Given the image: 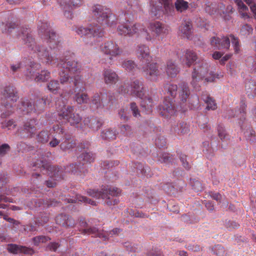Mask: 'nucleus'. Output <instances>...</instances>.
Listing matches in <instances>:
<instances>
[{"label":"nucleus","mask_w":256,"mask_h":256,"mask_svg":"<svg viewBox=\"0 0 256 256\" xmlns=\"http://www.w3.org/2000/svg\"><path fill=\"white\" fill-rule=\"evenodd\" d=\"M34 76L36 82H44L50 78V73L46 71H42L40 74H38Z\"/></svg>","instance_id":"25"},{"label":"nucleus","mask_w":256,"mask_h":256,"mask_svg":"<svg viewBox=\"0 0 256 256\" xmlns=\"http://www.w3.org/2000/svg\"><path fill=\"white\" fill-rule=\"evenodd\" d=\"M70 202H84L92 205H95L96 202L90 200H88L86 197L80 196L76 195L74 199H70L69 201Z\"/></svg>","instance_id":"24"},{"label":"nucleus","mask_w":256,"mask_h":256,"mask_svg":"<svg viewBox=\"0 0 256 256\" xmlns=\"http://www.w3.org/2000/svg\"><path fill=\"white\" fill-rule=\"evenodd\" d=\"M218 136L221 140H222V139L224 138L226 136H225V134L224 132H219Z\"/></svg>","instance_id":"62"},{"label":"nucleus","mask_w":256,"mask_h":256,"mask_svg":"<svg viewBox=\"0 0 256 256\" xmlns=\"http://www.w3.org/2000/svg\"><path fill=\"white\" fill-rule=\"evenodd\" d=\"M62 8L64 11V16L68 18H71L72 14L70 11L72 9V6L69 4H66L64 6H62Z\"/></svg>","instance_id":"30"},{"label":"nucleus","mask_w":256,"mask_h":256,"mask_svg":"<svg viewBox=\"0 0 256 256\" xmlns=\"http://www.w3.org/2000/svg\"><path fill=\"white\" fill-rule=\"evenodd\" d=\"M74 107L65 106L59 112V116L66 120L72 126H76L82 120V118L77 113L74 112Z\"/></svg>","instance_id":"5"},{"label":"nucleus","mask_w":256,"mask_h":256,"mask_svg":"<svg viewBox=\"0 0 256 256\" xmlns=\"http://www.w3.org/2000/svg\"><path fill=\"white\" fill-rule=\"evenodd\" d=\"M48 88L50 91L54 92L59 88V84L56 80L51 81L48 85Z\"/></svg>","instance_id":"37"},{"label":"nucleus","mask_w":256,"mask_h":256,"mask_svg":"<svg viewBox=\"0 0 256 256\" xmlns=\"http://www.w3.org/2000/svg\"><path fill=\"white\" fill-rule=\"evenodd\" d=\"M0 201L8 202L10 201L8 198L4 196H0Z\"/></svg>","instance_id":"60"},{"label":"nucleus","mask_w":256,"mask_h":256,"mask_svg":"<svg viewBox=\"0 0 256 256\" xmlns=\"http://www.w3.org/2000/svg\"><path fill=\"white\" fill-rule=\"evenodd\" d=\"M160 114L166 118L174 116L176 112L174 104L170 100H166L160 107Z\"/></svg>","instance_id":"9"},{"label":"nucleus","mask_w":256,"mask_h":256,"mask_svg":"<svg viewBox=\"0 0 256 256\" xmlns=\"http://www.w3.org/2000/svg\"><path fill=\"white\" fill-rule=\"evenodd\" d=\"M15 124H14V122L12 120H10L8 121H5L4 122H2L1 127L2 128H8V130L11 128H13L15 127Z\"/></svg>","instance_id":"33"},{"label":"nucleus","mask_w":256,"mask_h":256,"mask_svg":"<svg viewBox=\"0 0 256 256\" xmlns=\"http://www.w3.org/2000/svg\"><path fill=\"white\" fill-rule=\"evenodd\" d=\"M60 143V141L58 140L56 138H53L50 142V144L52 147H55L58 145Z\"/></svg>","instance_id":"48"},{"label":"nucleus","mask_w":256,"mask_h":256,"mask_svg":"<svg viewBox=\"0 0 256 256\" xmlns=\"http://www.w3.org/2000/svg\"><path fill=\"white\" fill-rule=\"evenodd\" d=\"M46 185L48 187H53L54 186V184H52L48 181L46 182Z\"/></svg>","instance_id":"63"},{"label":"nucleus","mask_w":256,"mask_h":256,"mask_svg":"<svg viewBox=\"0 0 256 256\" xmlns=\"http://www.w3.org/2000/svg\"><path fill=\"white\" fill-rule=\"evenodd\" d=\"M184 58V63L188 66H190L196 60V56L192 51L188 50L186 53Z\"/></svg>","instance_id":"19"},{"label":"nucleus","mask_w":256,"mask_h":256,"mask_svg":"<svg viewBox=\"0 0 256 256\" xmlns=\"http://www.w3.org/2000/svg\"><path fill=\"white\" fill-rule=\"evenodd\" d=\"M130 108L131 111L132 112V114L134 117L138 118L140 116V111L135 103H132L130 105Z\"/></svg>","instance_id":"35"},{"label":"nucleus","mask_w":256,"mask_h":256,"mask_svg":"<svg viewBox=\"0 0 256 256\" xmlns=\"http://www.w3.org/2000/svg\"><path fill=\"white\" fill-rule=\"evenodd\" d=\"M36 122L34 120H30L26 122L24 125V130L29 136H31L36 132V128H35Z\"/></svg>","instance_id":"20"},{"label":"nucleus","mask_w":256,"mask_h":256,"mask_svg":"<svg viewBox=\"0 0 256 256\" xmlns=\"http://www.w3.org/2000/svg\"><path fill=\"white\" fill-rule=\"evenodd\" d=\"M230 57H231L230 54H226V55L224 56L220 60L221 63L224 64L225 62H226L228 59H230Z\"/></svg>","instance_id":"52"},{"label":"nucleus","mask_w":256,"mask_h":256,"mask_svg":"<svg viewBox=\"0 0 256 256\" xmlns=\"http://www.w3.org/2000/svg\"><path fill=\"white\" fill-rule=\"evenodd\" d=\"M120 231V229L116 228L108 232H99L96 228H93L84 230V232L88 234H94L96 236L103 238L104 240H106L108 239L110 237H112L114 235L118 234Z\"/></svg>","instance_id":"8"},{"label":"nucleus","mask_w":256,"mask_h":256,"mask_svg":"<svg viewBox=\"0 0 256 256\" xmlns=\"http://www.w3.org/2000/svg\"><path fill=\"white\" fill-rule=\"evenodd\" d=\"M186 252L184 251H181L180 252V255L183 256H186Z\"/></svg>","instance_id":"64"},{"label":"nucleus","mask_w":256,"mask_h":256,"mask_svg":"<svg viewBox=\"0 0 256 256\" xmlns=\"http://www.w3.org/2000/svg\"><path fill=\"white\" fill-rule=\"evenodd\" d=\"M5 94L8 102H14L18 99L17 96L13 92H10L9 93L6 92V94Z\"/></svg>","instance_id":"31"},{"label":"nucleus","mask_w":256,"mask_h":256,"mask_svg":"<svg viewBox=\"0 0 256 256\" xmlns=\"http://www.w3.org/2000/svg\"><path fill=\"white\" fill-rule=\"evenodd\" d=\"M7 248L10 252L13 254H18L22 252L25 254H31L32 252L31 249L24 246H18L14 244L8 245Z\"/></svg>","instance_id":"13"},{"label":"nucleus","mask_w":256,"mask_h":256,"mask_svg":"<svg viewBox=\"0 0 256 256\" xmlns=\"http://www.w3.org/2000/svg\"><path fill=\"white\" fill-rule=\"evenodd\" d=\"M122 66L123 68H125L126 70H132L134 68L135 66V64L131 60H127L124 61L122 64Z\"/></svg>","instance_id":"38"},{"label":"nucleus","mask_w":256,"mask_h":256,"mask_svg":"<svg viewBox=\"0 0 256 256\" xmlns=\"http://www.w3.org/2000/svg\"><path fill=\"white\" fill-rule=\"evenodd\" d=\"M212 196L214 199L216 200L217 201H218L220 200H221L222 198V196L218 193L213 194Z\"/></svg>","instance_id":"50"},{"label":"nucleus","mask_w":256,"mask_h":256,"mask_svg":"<svg viewBox=\"0 0 256 256\" xmlns=\"http://www.w3.org/2000/svg\"><path fill=\"white\" fill-rule=\"evenodd\" d=\"M38 137L40 141L42 142H46L47 141L48 134L45 132H41L38 134Z\"/></svg>","instance_id":"41"},{"label":"nucleus","mask_w":256,"mask_h":256,"mask_svg":"<svg viewBox=\"0 0 256 256\" xmlns=\"http://www.w3.org/2000/svg\"><path fill=\"white\" fill-rule=\"evenodd\" d=\"M138 24H129L118 26V30L121 34L132 36L138 31Z\"/></svg>","instance_id":"11"},{"label":"nucleus","mask_w":256,"mask_h":256,"mask_svg":"<svg viewBox=\"0 0 256 256\" xmlns=\"http://www.w3.org/2000/svg\"><path fill=\"white\" fill-rule=\"evenodd\" d=\"M223 55V53L216 52L212 54V58L215 60L219 59Z\"/></svg>","instance_id":"47"},{"label":"nucleus","mask_w":256,"mask_h":256,"mask_svg":"<svg viewBox=\"0 0 256 256\" xmlns=\"http://www.w3.org/2000/svg\"><path fill=\"white\" fill-rule=\"evenodd\" d=\"M119 116H120V117L122 118H123L124 119H126V118H127V116H126V115L125 114H124V110H122L120 112H119Z\"/></svg>","instance_id":"53"},{"label":"nucleus","mask_w":256,"mask_h":256,"mask_svg":"<svg viewBox=\"0 0 256 256\" xmlns=\"http://www.w3.org/2000/svg\"><path fill=\"white\" fill-rule=\"evenodd\" d=\"M128 91L131 94H134L138 96H141V91L142 89V84L138 80H134L129 87Z\"/></svg>","instance_id":"17"},{"label":"nucleus","mask_w":256,"mask_h":256,"mask_svg":"<svg viewBox=\"0 0 256 256\" xmlns=\"http://www.w3.org/2000/svg\"><path fill=\"white\" fill-rule=\"evenodd\" d=\"M102 136L106 139L113 140L115 138L116 135L112 130H108L103 132Z\"/></svg>","instance_id":"32"},{"label":"nucleus","mask_w":256,"mask_h":256,"mask_svg":"<svg viewBox=\"0 0 256 256\" xmlns=\"http://www.w3.org/2000/svg\"><path fill=\"white\" fill-rule=\"evenodd\" d=\"M104 79L107 84L115 83L118 80V76L111 70H106L104 72Z\"/></svg>","instance_id":"14"},{"label":"nucleus","mask_w":256,"mask_h":256,"mask_svg":"<svg viewBox=\"0 0 256 256\" xmlns=\"http://www.w3.org/2000/svg\"><path fill=\"white\" fill-rule=\"evenodd\" d=\"M216 250H220V252H216V254L220 256H222L223 253L224 252V248L221 246H218L216 248Z\"/></svg>","instance_id":"51"},{"label":"nucleus","mask_w":256,"mask_h":256,"mask_svg":"<svg viewBox=\"0 0 256 256\" xmlns=\"http://www.w3.org/2000/svg\"><path fill=\"white\" fill-rule=\"evenodd\" d=\"M224 6L222 4L220 5L219 6V9L218 10V12L220 14V15H222V14H224Z\"/></svg>","instance_id":"54"},{"label":"nucleus","mask_w":256,"mask_h":256,"mask_svg":"<svg viewBox=\"0 0 256 256\" xmlns=\"http://www.w3.org/2000/svg\"><path fill=\"white\" fill-rule=\"evenodd\" d=\"M11 105L8 106V104H6V106H1V111L2 112L1 114L0 113V114H1L2 116H6L9 115L11 112V110H9L8 109L11 108Z\"/></svg>","instance_id":"39"},{"label":"nucleus","mask_w":256,"mask_h":256,"mask_svg":"<svg viewBox=\"0 0 256 256\" xmlns=\"http://www.w3.org/2000/svg\"><path fill=\"white\" fill-rule=\"evenodd\" d=\"M180 160L182 162V165L184 168L186 169H188L190 168L189 164L187 162H186V156H182L180 157Z\"/></svg>","instance_id":"45"},{"label":"nucleus","mask_w":256,"mask_h":256,"mask_svg":"<svg viewBox=\"0 0 256 256\" xmlns=\"http://www.w3.org/2000/svg\"><path fill=\"white\" fill-rule=\"evenodd\" d=\"M10 150V146L8 144H3L0 146V155L3 156Z\"/></svg>","instance_id":"40"},{"label":"nucleus","mask_w":256,"mask_h":256,"mask_svg":"<svg viewBox=\"0 0 256 256\" xmlns=\"http://www.w3.org/2000/svg\"><path fill=\"white\" fill-rule=\"evenodd\" d=\"M250 7V9L253 14L254 17L256 19V5L253 3L252 0H244Z\"/></svg>","instance_id":"34"},{"label":"nucleus","mask_w":256,"mask_h":256,"mask_svg":"<svg viewBox=\"0 0 256 256\" xmlns=\"http://www.w3.org/2000/svg\"><path fill=\"white\" fill-rule=\"evenodd\" d=\"M192 25L190 22H185L180 28V30L182 33L186 34L187 36L190 34Z\"/></svg>","instance_id":"27"},{"label":"nucleus","mask_w":256,"mask_h":256,"mask_svg":"<svg viewBox=\"0 0 256 256\" xmlns=\"http://www.w3.org/2000/svg\"><path fill=\"white\" fill-rule=\"evenodd\" d=\"M63 68L66 70L65 72L60 75V80L62 84H66L73 82L74 86H76L80 80V77L76 75L72 78L71 75L77 70V64L74 61H68L63 64Z\"/></svg>","instance_id":"3"},{"label":"nucleus","mask_w":256,"mask_h":256,"mask_svg":"<svg viewBox=\"0 0 256 256\" xmlns=\"http://www.w3.org/2000/svg\"><path fill=\"white\" fill-rule=\"evenodd\" d=\"M48 240V238L44 236H38L33 238L34 244L36 246L39 245L40 243L46 242Z\"/></svg>","instance_id":"28"},{"label":"nucleus","mask_w":256,"mask_h":256,"mask_svg":"<svg viewBox=\"0 0 256 256\" xmlns=\"http://www.w3.org/2000/svg\"><path fill=\"white\" fill-rule=\"evenodd\" d=\"M121 129H122V131L123 132H124L125 131H130V128L128 126L124 125L122 127Z\"/></svg>","instance_id":"55"},{"label":"nucleus","mask_w":256,"mask_h":256,"mask_svg":"<svg viewBox=\"0 0 256 256\" xmlns=\"http://www.w3.org/2000/svg\"><path fill=\"white\" fill-rule=\"evenodd\" d=\"M238 8V12L241 16L246 19L250 18L248 8L242 2V0H234Z\"/></svg>","instance_id":"16"},{"label":"nucleus","mask_w":256,"mask_h":256,"mask_svg":"<svg viewBox=\"0 0 256 256\" xmlns=\"http://www.w3.org/2000/svg\"><path fill=\"white\" fill-rule=\"evenodd\" d=\"M43 56H44V58H46V62L52 63V62L53 58L51 56H50L49 54H48L47 52L45 53L43 55Z\"/></svg>","instance_id":"46"},{"label":"nucleus","mask_w":256,"mask_h":256,"mask_svg":"<svg viewBox=\"0 0 256 256\" xmlns=\"http://www.w3.org/2000/svg\"><path fill=\"white\" fill-rule=\"evenodd\" d=\"M92 12L100 25H92L88 28L80 27L76 30L78 34L81 36L90 34L93 36V38L102 37L103 36L102 26L108 24V18L110 16V10L101 6L98 5L93 7Z\"/></svg>","instance_id":"1"},{"label":"nucleus","mask_w":256,"mask_h":256,"mask_svg":"<svg viewBox=\"0 0 256 256\" xmlns=\"http://www.w3.org/2000/svg\"><path fill=\"white\" fill-rule=\"evenodd\" d=\"M11 68L13 71H16L20 68V64H18L15 66L12 65L11 66Z\"/></svg>","instance_id":"57"},{"label":"nucleus","mask_w":256,"mask_h":256,"mask_svg":"<svg viewBox=\"0 0 256 256\" xmlns=\"http://www.w3.org/2000/svg\"><path fill=\"white\" fill-rule=\"evenodd\" d=\"M214 78L212 73H208V66L206 63H198L194 66L190 84L194 88H196L200 86V81L204 80V82H212Z\"/></svg>","instance_id":"2"},{"label":"nucleus","mask_w":256,"mask_h":256,"mask_svg":"<svg viewBox=\"0 0 256 256\" xmlns=\"http://www.w3.org/2000/svg\"><path fill=\"white\" fill-rule=\"evenodd\" d=\"M175 6L178 10L182 12L187 9L188 3L184 0H176Z\"/></svg>","instance_id":"26"},{"label":"nucleus","mask_w":256,"mask_h":256,"mask_svg":"<svg viewBox=\"0 0 256 256\" xmlns=\"http://www.w3.org/2000/svg\"><path fill=\"white\" fill-rule=\"evenodd\" d=\"M230 41L234 46L235 52L238 53L240 50L238 41L232 35L230 36L229 37H224L220 40L214 37L212 38L210 42L212 46L218 49L224 48L227 50L230 48Z\"/></svg>","instance_id":"4"},{"label":"nucleus","mask_w":256,"mask_h":256,"mask_svg":"<svg viewBox=\"0 0 256 256\" xmlns=\"http://www.w3.org/2000/svg\"><path fill=\"white\" fill-rule=\"evenodd\" d=\"M166 72L172 77L175 76L178 72V69L175 63L172 60H169L167 63Z\"/></svg>","instance_id":"18"},{"label":"nucleus","mask_w":256,"mask_h":256,"mask_svg":"<svg viewBox=\"0 0 256 256\" xmlns=\"http://www.w3.org/2000/svg\"><path fill=\"white\" fill-rule=\"evenodd\" d=\"M102 50L106 54L112 56H116L122 52L121 50L118 46L112 42H108L102 47Z\"/></svg>","instance_id":"10"},{"label":"nucleus","mask_w":256,"mask_h":256,"mask_svg":"<svg viewBox=\"0 0 256 256\" xmlns=\"http://www.w3.org/2000/svg\"><path fill=\"white\" fill-rule=\"evenodd\" d=\"M206 102L207 104L206 109L208 110H214L216 108V104L214 102V100L210 98H207L206 100Z\"/></svg>","instance_id":"29"},{"label":"nucleus","mask_w":256,"mask_h":256,"mask_svg":"<svg viewBox=\"0 0 256 256\" xmlns=\"http://www.w3.org/2000/svg\"><path fill=\"white\" fill-rule=\"evenodd\" d=\"M88 193L90 196L98 199L100 198L103 199L108 198L109 200L110 198V197L108 196V191L107 190L106 192H102L90 190Z\"/></svg>","instance_id":"21"},{"label":"nucleus","mask_w":256,"mask_h":256,"mask_svg":"<svg viewBox=\"0 0 256 256\" xmlns=\"http://www.w3.org/2000/svg\"><path fill=\"white\" fill-rule=\"evenodd\" d=\"M58 246V244L56 242L50 243L48 246L50 250H55Z\"/></svg>","instance_id":"49"},{"label":"nucleus","mask_w":256,"mask_h":256,"mask_svg":"<svg viewBox=\"0 0 256 256\" xmlns=\"http://www.w3.org/2000/svg\"><path fill=\"white\" fill-rule=\"evenodd\" d=\"M46 100L42 98L38 101L36 106L40 109H42L46 105Z\"/></svg>","instance_id":"43"},{"label":"nucleus","mask_w":256,"mask_h":256,"mask_svg":"<svg viewBox=\"0 0 256 256\" xmlns=\"http://www.w3.org/2000/svg\"><path fill=\"white\" fill-rule=\"evenodd\" d=\"M161 2H156V4H154V0H152V8L151 9L152 12L156 16L158 12L161 11L162 6V2L164 4L166 12V13L170 12L173 8V4L172 0H160Z\"/></svg>","instance_id":"6"},{"label":"nucleus","mask_w":256,"mask_h":256,"mask_svg":"<svg viewBox=\"0 0 256 256\" xmlns=\"http://www.w3.org/2000/svg\"><path fill=\"white\" fill-rule=\"evenodd\" d=\"M137 55L140 59L144 62H148L150 60L151 58L149 56V49L145 46H139L137 51Z\"/></svg>","instance_id":"12"},{"label":"nucleus","mask_w":256,"mask_h":256,"mask_svg":"<svg viewBox=\"0 0 256 256\" xmlns=\"http://www.w3.org/2000/svg\"><path fill=\"white\" fill-rule=\"evenodd\" d=\"M4 218L6 220H7L9 222H10L11 223H13L14 224H18V222L14 220L12 218Z\"/></svg>","instance_id":"58"},{"label":"nucleus","mask_w":256,"mask_h":256,"mask_svg":"<svg viewBox=\"0 0 256 256\" xmlns=\"http://www.w3.org/2000/svg\"><path fill=\"white\" fill-rule=\"evenodd\" d=\"M146 73L150 80H156L159 74L156 65L155 64H152L148 66L146 70Z\"/></svg>","instance_id":"15"},{"label":"nucleus","mask_w":256,"mask_h":256,"mask_svg":"<svg viewBox=\"0 0 256 256\" xmlns=\"http://www.w3.org/2000/svg\"><path fill=\"white\" fill-rule=\"evenodd\" d=\"M190 94L188 86L186 84H183L179 88V96L182 102H185Z\"/></svg>","instance_id":"23"},{"label":"nucleus","mask_w":256,"mask_h":256,"mask_svg":"<svg viewBox=\"0 0 256 256\" xmlns=\"http://www.w3.org/2000/svg\"><path fill=\"white\" fill-rule=\"evenodd\" d=\"M245 28H246V30H248V32H252V28L248 26V25H246V26H244L242 28V30H243Z\"/></svg>","instance_id":"59"},{"label":"nucleus","mask_w":256,"mask_h":256,"mask_svg":"<svg viewBox=\"0 0 256 256\" xmlns=\"http://www.w3.org/2000/svg\"><path fill=\"white\" fill-rule=\"evenodd\" d=\"M206 206L209 210H214V206H212L210 202L206 203Z\"/></svg>","instance_id":"56"},{"label":"nucleus","mask_w":256,"mask_h":256,"mask_svg":"<svg viewBox=\"0 0 256 256\" xmlns=\"http://www.w3.org/2000/svg\"><path fill=\"white\" fill-rule=\"evenodd\" d=\"M150 34L148 32L146 33V38L147 40H152L154 39L156 36H160L164 30V28L162 24L159 22L151 23L148 28Z\"/></svg>","instance_id":"7"},{"label":"nucleus","mask_w":256,"mask_h":256,"mask_svg":"<svg viewBox=\"0 0 256 256\" xmlns=\"http://www.w3.org/2000/svg\"><path fill=\"white\" fill-rule=\"evenodd\" d=\"M215 8L213 6L212 4H210L207 5L206 7L205 8L206 11L210 14H213L215 13V12H214V9Z\"/></svg>","instance_id":"44"},{"label":"nucleus","mask_w":256,"mask_h":256,"mask_svg":"<svg viewBox=\"0 0 256 256\" xmlns=\"http://www.w3.org/2000/svg\"><path fill=\"white\" fill-rule=\"evenodd\" d=\"M106 204H107L108 205H110H110H112V204H116L118 203V201H117V200H114L113 202H110V200H108V201H106Z\"/></svg>","instance_id":"61"},{"label":"nucleus","mask_w":256,"mask_h":256,"mask_svg":"<svg viewBox=\"0 0 256 256\" xmlns=\"http://www.w3.org/2000/svg\"><path fill=\"white\" fill-rule=\"evenodd\" d=\"M168 92L172 96H175L176 94L178 86L176 84H170L167 86Z\"/></svg>","instance_id":"36"},{"label":"nucleus","mask_w":256,"mask_h":256,"mask_svg":"<svg viewBox=\"0 0 256 256\" xmlns=\"http://www.w3.org/2000/svg\"><path fill=\"white\" fill-rule=\"evenodd\" d=\"M74 100L78 104H81L86 103L88 100V98L85 92H79L76 94Z\"/></svg>","instance_id":"22"},{"label":"nucleus","mask_w":256,"mask_h":256,"mask_svg":"<svg viewBox=\"0 0 256 256\" xmlns=\"http://www.w3.org/2000/svg\"><path fill=\"white\" fill-rule=\"evenodd\" d=\"M120 190L117 188H112L108 190V194L112 196H116L120 194Z\"/></svg>","instance_id":"42"}]
</instances>
